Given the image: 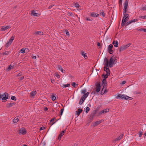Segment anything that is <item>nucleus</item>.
I'll use <instances>...</instances> for the list:
<instances>
[{
	"label": "nucleus",
	"mask_w": 146,
	"mask_h": 146,
	"mask_svg": "<svg viewBox=\"0 0 146 146\" xmlns=\"http://www.w3.org/2000/svg\"><path fill=\"white\" fill-rule=\"evenodd\" d=\"M109 111V109L107 108L106 109H104L103 110H102L100 112H99L98 114L99 115H100L102 114L105 113H106L107 112H108Z\"/></svg>",
	"instance_id": "9b49d317"
},
{
	"label": "nucleus",
	"mask_w": 146,
	"mask_h": 146,
	"mask_svg": "<svg viewBox=\"0 0 146 146\" xmlns=\"http://www.w3.org/2000/svg\"><path fill=\"white\" fill-rule=\"evenodd\" d=\"M131 23V21H129L126 23L127 25H128Z\"/></svg>",
	"instance_id": "8fccbe9b"
},
{
	"label": "nucleus",
	"mask_w": 146,
	"mask_h": 146,
	"mask_svg": "<svg viewBox=\"0 0 146 146\" xmlns=\"http://www.w3.org/2000/svg\"><path fill=\"white\" fill-rule=\"evenodd\" d=\"M110 75V74L106 73V74L105 75H103V76H104V79H105L106 78H107L108 77V76H109Z\"/></svg>",
	"instance_id": "c756f323"
},
{
	"label": "nucleus",
	"mask_w": 146,
	"mask_h": 146,
	"mask_svg": "<svg viewBox=\"0 0 146 146\" xmlns=\"http://www.w3.org/2000/svg\"><path fill=\"white\" fill-rule=\"evenodd\" d=\"M131 23H134L137 22L138 21V19H133L131 20Z\"/></svg>",
	"instance_id": "2f4dec72"
},
{
	"label": "nucleus",
	"mask_w": 146,
	"mask_h": 146,
	"mask_svg": "<svg viewBox=\"0 0 146 146\" xmlns=\"http://www.w3.org/2000/svg\"><path fill=\"white\" fill-rule=\"evenodd\" d=\"M34 34L36 36L40 35H43V32H42L38 31H36L34 33Z\"/></svg>",
	"instance_id": "dca6fc26"
},
{
	"label": "nucleus",
	"mask_w": 146,
	"mask_h": 146,
	"mask_svg": "<svg viewBox=\"0 0 146 146\" xmlns=\"http://www.w3.org/2000/svg\"><path fill=\"white\" fill-rule=\"evenodd\" d=\"M81 54L82 56H83L85 58H86V57H87V56L86 55V53L84 52H82L81 53Z\"/></svg>",
	"instance_id": "c85d7f7f"
},
{
	"label": "nucleus",
	"mask_w": 146,
	"mask_h": 146,
	"mask_svg": "<svg viewBox=\"0 0 146 146\" xmlns=\"http://www.w3.org/2000/svg\"><path fill=\"white\" fill-rule=\"evenodd\" d=\"M139 18H140L145 19L146 18V15L145 16H140Z\"/></svg>",
	"instance_id": "49530a36"
},
{
	"label": "nucleus",
	"mask_w": 146,
	"mask_h": 146,
	"mask_svg": "<svg viewBox=\"0 0 146 146\" xmlns=\"http://www.w3.org/2000/svg\"><path fill=\"white\" fill-rule=\"evenodd\" d=\"M124 16L123 18L122 21L121 25L123 26H124L125 24L129 19V15L128 14H123Z\"/></svg>",
	"instance_id": "f03ea898"
},
{
	"label": "nucleus",
	"mask_w": 146,
	"mask_h": 146,
	"mask_svg": "<svg viewBox=\"0 0 146 146\" xmlns=\"http://www.w3.org/2000/svg\"><path fill=\"white\" fill-rule=\"evenodd\" d=\"M11 99L12 100H15V101L16 100V99H17L16 97L15 96H12L11 97Z\"/></svg>",
	"instance_id": "4c0bfd02"
},
{
	"label": "nucleus",
	"mask_w": 146,
	"mask_h": 146,
	"mask_svg": "<svg viewBox=\"0 0 146 146\" xmlns=\"http://www.w3.org/2000/svg\"><path fill=\"white\" fill-rule=\"evenodd\" d=\"M51 99L53 101H54L56 99V97L54 95H52L51 96Z\"/></svg>",
	"instance_id": "473e14b6"
},
{
	"label": "nucleus",
	"mask_w": 146,
	"mask_h": 146,
	"mask_svg": "<svg viewBox=\"0 0 146 146\" xmlns=\"http://www.w3.org/2000/svg\"><path fill=\"white\" fill-rule=\"evenodd\" d=\"M57 68L58 70H60L63 73L65 72V71L63 69L61 66L58 65L57 66Z\"/></svg>",
	"instance_id": "2eb2a0df"
},
{
	"label": "nucleus",
	"mask_w": 146,
	"mask_h": 146,
	"mask_svg": "<svg viewBox=\"0 0 146 146\" xmlns=\"http://www.w3.org/2000/svg\"><path fill=\"white\" fill-rule=\"evenodd\" d=\"M44 109L45 111H46L48 109L46 107H45L44 108Z\"/></svg>",
	"instance_id": "69168bd1"
},
{
	"label": "nucleus",
	"mask_w": 146,
	"mask_h": 146,
	"mask_svg": "<svg viewBox=\"0 0 146 146\" xmlns=\"http://www.w3.org/2000/svg\"><path fill=\"white\" fill-rule=\"evenodd\" d=\"M108 66H105L104 67V70L106 72V73H108L110 74V70L108 68Z\"/></svg>",
	"instance_id": "f3484780"
},
{
	"label": "nucleus",
	"mask_w": 146,
	"mask_h": 146,
	"mask_svg": "<svg viewBox=\"0 0 146 146\" xmlns=\"http://www.w3.org/2000/svg\"><path fill=\"white\" fill-rule=\"evenodd\" d=\"M100 82L97 83L96 84V91L97 92H100Z\"/></svg>",
	"instance_id": "0eeeda50"
},
{
	"label": "nucleus",
	"mask_w": 146,
	"mask_h": 146,
	"mask_svg": "<svg viewBox=\"0 0 146 146\" xmlns=\"http://www.w3.org/2000/svg\"><path fill=\"white\" fill-rule=\"evenodd\" d=\"M22 75V73H19L17 75V76H21Z\"/></svg>",
	"instance_id": "13d9d810"
},
{
	"label": "nucleus",
	"mask_w": 146,
	"mask_h": 146,
	"mask_svg": "<svg viewBox=\"0 0 146 146\" xmlns=\"http://www.w3.org/2000/svg\"><path fill=\"white\" fill-rule=\"evenodd\" d=\"M97 45L98 46H99L100 45V44L99 42H98L97 43Z\"/></svg>",
	"instance_id": "338daca9"
},
{
	"label": "nucleus",
	"mask_w": 146,
	"mask_h": 146,
	"mask_svg": "<svg viewBox=\"0 0 146 146\" xmlns=\"http://www.w3.org/2000/svg\"><path fill=\"white\" fill-rule=\"evenodd\" d=\"M75 6L77 8H78L80 7L79 5L77 3H76L75 4Z\"/></svg>",
	"instance_id": "a18cd8bd"
},
{
	"label": "nucleus",
	"mask_w": 146,
	"mask_h": 146,
	"mask_svg": "<svg viewBox=\"0 0 146 146\" xmlns=\"http://www.w3.org/2000/svg\"><path fill=\"white\" fill-rule=\"evenodd\" d=\"M99 16V14L98 13H92L91 14V16L93 17H97Z\"/></svg>",
	"instance_id": "412c9836"
},
{
	"label": "nucleus",
	"mask_w": 146,
	"mask_h": 146,
	"mask_svg": "<svg viewBox=\"0 0 146 146\" xmlns=\"http://www.w3.org/2000/svg\"><path fill=\"white\" fill-rule=\"evenodd\" d=\"M44 129V127H42L40 128V130H43Z\"/></svg>",
	"instance_id": "bf43d9fd"
},
{
	"label": "nucleus",
	"mask_w": 146,
	"mask_h": 146,
	"mask_svg": "<svg viewBox=\"0 0 146 146\" xmlns=\"http://www.w3.org/2000/svg\"><path fill=\"white\" fill-rule=\"evenodd\" d=\"M11 27L10 26H7L6 27L3 26L1 29V31H4L6 30L7 29L10 28Z\"/></svg>",
	"instance_id": "a211bd4d"
},
{
	"label": "nucleus",
	"mask_w": 146,
	"mask_h": 146,
	"mask_svg": "<svg viewBox=\"0 0 146 146\" xmlns=\"http://www.w3.org/2000/svg\"><path fill=\"white\" fill-rule=\"evenodd\" d=\"M103 86L106 85V82L105 79H104L102 81Z\"/></svg>",
	"instance_id": "cd10ccee"
},
{
	"label": "nucleus",
	"mask_w": 146,
	"mask_h": 146,
	"mask_svg": "<svg viewBox=\"0 0 146 146\" xmlns=\"http://www.w3.org/2000/svg\"><path fill=\"white\" fill-rule=\"evenodd\" d=\"M123 134H122L120 135L117 138H116L114 140L115 141H116L119 140H120L121 139L123 136Z\"/></svg>",
	"instance_id": "aec40b11"
},
{
	"label": "nucleus",
	"mask_w": 146,
	"mask_h": 146,
	"mask_svg": "<svg viewBox=\"0 0 146 146\" xmlns=\"http://www.w3.org/2000/svg\"><path fill=\"white\" fill-rule=\"evenodd\" d=\"M126 83V81H125V80H124V81H123L121 83V84H125Z\"/></svg>",
	"instance_id": "6e6d98bb"
},
{
	"label": "nucleus",
	"mask_w": 146,
	"mask_h": 146,
	"mask_svg": "<svg viewBox=\"0 0 146 146\" xmlns=\"http://www.w3.org/2000/svg\"><path fill=\"white\" fill-rule=\"evenodd\" d=\"M84 100H83L82 98H81L79 102V104L80 105H81L83 103L84 101Z\"/></svg>",
	"instance_id": "72a5a7b5"
},
{
	"label": "nucleus",
	"mask_w": 146,
	"mask_h": 146,
	"mask_svg": "<svg viewBox=\"0 0 146 146\" xmlns=\"http://www.w3.org/2000/svg\"><path fill=\"white\" fill-rule=\"evenodd\" d=\"M32 57L33 59H36V56H32Z\"/></svg>",
	"instance_id": "680f3d73"
},
{
	"label": "nucleus",
	"mask_w": 146,
	"mask_h": 146,
	"mask_svg": "<svg viewBox=\"0 0 146 146\" xmlns=\"http://www.w3.org/2000/svg\"><path fill=\"white\" fill-rule=\"evenodd\" d=\"M55 119V118H52V119H51L50 121V122H52V121H53Z\"/></svg>",
	"instance_id": "052dcab7"
},
{
	"label": "nucleus",
	"mask_w": 146,
	"mask_h": 146,
	"mask_svg": "<svg viewBox=\"0 0 146 146\" xmlns=\"http://www.w3.org/2000/svg\"><path fill=\"white\" fill-rule=\"evenodd\" d=\"M56 76L58 78H60V76L58 74H56Z\"/></svg>",
	"instance_id": "0e129e2a"
},
{
	"label": "nucleus",
	"mask_w": 146,
	"mask_h": 146,
	"mask_svg": "<svg viewBox=\"0 0 146 146\" xmlns=\"http://www.w3.org/2000/svg\"><path fill=\"white\" fill-rule=\"evenodd\" d=\"M115 60L114 58L111 57L109 61L107 58H105L104 59V63L105 66H109L110 67H112L113 66V64L114 63Z\"/></svg>",
	"instance_id": "f257e3e1"
},
{
	"label": "nucleus",
	"mask_w": 146,
	"mask_h": 146,
	"mask_svg": "<svg viewBox=\"0 0 146 146\" xmlns=\"http://www.w3.org/2000/svg\"><path fill=\"white\" fill-rule=\"evenodd\" d=\"M107 92V91L106 90V85H104V86H103V88L101 91V94H103L104 93H106Z\"/></svg>",
	"instance_id": "9d476101"
},
{
	"label": "nucleus",
	"mask_w": 146,
	"mask_h": 146,
	"mask_svg": "<svg viewBox=\"0 0 146 146\" xmlns=\"http://www.w3.org/2000/svg\"><path fill=\"white\" fill-rule=\"evenodd\" d=\"M122 0H119V5H122Z\"/></svg>",
	"instance_id": "5fc2aeb1"
},
{
	"label": "nucleus",
	"mask_w": 146,
	"mask_h": 146,
	"mask_svg": "<svg viewBox=\"0 0 146 146\" xmlns=\"http://www.w3.org/2000/svg\"><path fill=\"white\" fill-rule=\"evenodd\" d=\"M9 53V52L8 51H5V52H3V55H8Z\"/></svg>",
	"instance_id": "a19ab883"
},
{
	"label": "nucleus",
	"mask_w": 146,
	"mask_h": 146,
	"mask_svg": "<svg viewBox=\"0 0 146 146\" xmlns=\"http://www.w3.org/2000/svg\"><path fill=\"white\" fill-rule=\"evenodd\" d=\"M70 84H62L61 86L63 88H66L70 86Z\"/></svg>",
	"instance_id": "bb28decb"
},
{
	"label": "nucleus",
	"mask_w": 146,
	"mask_h": 146,
	"mask_svg": "<svg viewBox=\"0 0 146 146\" xmlns=\"http://www.w3.org/2000/svg\"><path fill=\"white\" fill-rule=\"evenodd\" d=\"M120 98L123 100H130L129 99L131 98L129 97L126 95L118 94L117 95V98Z\"/></svg>",
	"instance_id": "7ed1b4c3"
},
{
	"label": "nucleus",
	"mask_w": 146,
	"mask_h": 146,
	"mask_svg": "<svg viewBox=\"0 0 146 146\" xmlns=\"http://www.w3.org/2000/svg\"><path fill=\"white\" fill-rule=\"evenodd\" d=\"M100 15L103 16L104 17L105 16V14L103 11H101L100 13Z\"/></svg>",
	"instance_id": "f704fd0d"
},
{
	"label": "nucleus",
	"mask_w": 146,
	"mask_h": 146,
	"mask_svg": "<svg viewBox=\"0 0 146 146\" xmlns=\"http://www.w3.org/2000/svg\"><path fill=\"white\" fill-rule=\"evenodd\" d=\"M86 20L87 21H92V18H88V17H86Z\"/></svg>",
	"instance_id": "37998d69"
},
{
	"label": "nucleus",
	"mask_w": 146,
	"mask_h": 146,
	"mask_svg": "<svg viewBox=\"0 0 146 146\" xmlns=\"http://www.w3.org/2000/svg\"><path fill=\"white\" fill-rule=\"evenodd\" d=\"M86 92V89H83L81 90V93L84 94H85V93Z\"/></svg>",
	"instance_id": "ea45409f"
},
{
	"label": "nucleus",
	"mask_w": 146,
	"mask_h": 146,
	"mask_svg": "<svg viewBox=\"0 0 146 146\" xmlns=\"http://www.w3.org/2000/svg\"><path fill=\"white\" fill-rule=\"evenodd\" d=\"M11 44L9 42H8L6 44V46L7 47H8Z\"/></svg>",
	"instance_id": "79ce46f5"
},
{
	"label": "nucleus",
	"mask_w": 146,
	"mask_h": 146,
	"mask_svg": "<svg viewBox=\"0 0 146 146\" xmlns=\"http://www.w3.org/2000/svg\"><path fill=\"white\" fill-rule=\"evenodd\" d=\"M145 29H144L142 28V29H139V31H143L145 32Z\"/></svg>",
	"instance_id": "3c124183"
},
{
	"label": "nucleus",
	"mask_w": 146,
	"mask_h": 146,
	"mask_svg": "<svg viewBox=\"0 0 146 146\" xmlns=\"http://www.w3.org/2000/svg\"><path fill=\"white\" fill-rule=\"evenodd\" d=\"M64 110V109H61L60 113V114L61 115H62V114L63 113V112Z\"/></svg>",
	"instance_id": "de8ad7c7"
},
{
	"label": "nucleus",
	"mask_w": 146,
	"mask_h": 146,
	"mask_svg": "<svg viewBox=\"0 0 146 146\" xmlns=\"http://www.w3.org/2000/svg\"><path fill=\"white\" fill-rule=\"evenodd\" d=\"M90 110V108L88 107H87L86 109L85 112L86 113H87Z\"/></svg>",
	"instance_id": "e433bc0d"
},
{
	"label": "nucleus",
	"mask_w": 146,
	"mask_h": 146,
	"mask_svg": "<svg viewBox=\"0 0 146 146\" xmlns=\"http://www.w3.org/2000/svg\"><path fill=\"white\" fill-rule=\"evenodd\" d=\"M36 10H34L31 11V14L32 15L38 17L40 15V14L38 13L35 12Z\"/></svg>",
	"instance_id": "ddd939ff"
},
{
	"label": "nucleus",
	"mask_w": 146,
	"mask_h": 146,
	"mask_svg": "<svg viewBox=\"0 0 146 146\" xmlns=\"http://www.w3.org/2000/svg\"><path fill=\"white\" fill-rule=\"evenodd\" d=\"M113 47V46L112 44H110L108 47V50L110 54H112L113 53V51L112 49Z\"/></svg>",
	"instance_id": "1a4fd4ad"
},
{
	"label": "nucleus",
	"mask_w": 146,
	"mask_h": 146,
	"mask_svg": "<svg viewBox=\"0 0 146 146\" xmlns=\"http://www.w3.org/2000/svg\"><path fill=\"white\" fill-rule=\"evenodd\" d=\"M26 130L24 128L20 129L19 131V133L20 134L24 135L26 134Z\"/></svg>",
	"instance_id": "6e6552de"
},
{
	"label": "nucleus",
	"mask_w": 146,
	"mask_h": 146,
	"mask_svg": "<svg viewBox=\"0 0 146 146\" xmlns=\"http://www.w3.org/2000/svg\"><path fill=\"white\" fill-rule=\"evenodd\" d=\"M15 104L14 103H9L7 104V107L8 108L11 107Z\"/></svg>",
	"instance_id": "5701e85b"
},
{
	"label": "nucleus",
	"mask_w": 146,
	"mask_h": 146,
	"mask_svg": "<svg viewBox=\"0 0 146 146\" xmlns=\"http://www.w3.org/2000/svg\"><path fill=\"white\" fill-rule=\"evenodd\" d=\"M112 44H113L115 47H117L118 46V42L117 40L115 41H113L112 42Z\"/></svg>",
	"instance_id": "b1692460"
},
{
	"label": "nucleus",
	"mask_w": 146,
	"mask_h": 146,
	"mask_svg": "<svg viewBox=\"0 0 146 146\" xmlns=\"http://www.w3.org/2000/svg\"><path fill=\"white\" fill-rule=\"evenodd\" d=\"M51 82L52 83H53L54 82V80H51Z\"/></svg>",
	"instance_id": "e2e57ef3"
},
{
	"label": "nucleus",
	"mask_w": 146,
	"mask_h": 146,
	"mask_svg": "<svg viewBox=\"0 0 146 146\" xmlns=\"http://www.w3.org/2000/svg\"><path fill=\"white\" fill-rule=\"evenodd\" d=\"M24 78V76L22 77L21 78V80H22Z\"/></svg>",
	"instance_id": "774afa93"
},
{
	"label": "nucleus",
	"mask_w": 146,
	"mask_h": 146,
	"mask_svg": "<svg viewBox=\"0 0 146 146\" xmlns=\"http://www.w3.org/2000/svg\"><path fill=\"white\" fill-rule=\"evenodd\" d=\"M14 37L13 36H12L8 42H9L11 44L13 40L14 39Z\"/></svg>",
	"instance_id": "a878e982"
},
{
	"label": "nucleus",
	"mask_w": 146,
	"mask_h": 146,
	"mask_svg": "<svg viewBox=\"0 0 146 146\" xmlns=\"http://www.w3.org/2000/svg\"><path fill=\"white\" fill-rule=\"evenodd\" d=\"M2 97V101L5 102L6 101L7 99L8 98V94L6 92L1 94Z\"/></svg>",
	"instance_id": "39448f33"
},
{
	"label": "nucleus",
	"mask_w": 146,
	"mask_h": 146,
	"mask_svg": "<svg viewBox=\"0 0 146 146\" xmlns=\"http://www.w3.org/2000/svg\"><path fill=\"white\" fill-rule=\"evenodd\" d=\"M103 121V120H100L99 121H97L93 123V125L94 126H96L97 125H99Z\"/></svg>",
	"instance_id": "4468645a"
},
{
	"label": "nucleus",
	"mask_w": 146,
	"mask_h": 146,
	"mask_svg": "<svg viewBox=\"0 0 146 146\" xmlns=\"http://www.w3.org/2000/svg\"><path fill=\"white\" fill-rule=\"evenodd\" d=\"M89 94V92H87L85 94H84L82 96L81 98H82L83 100H85L87 97L88 96Z\"/></svg>",
	"instance_id": "6ab92c4d"
},
{
	"label": "nucleus",
	"mask_w": 146,
	"mask_h": 146,
	"mask_svg": "<svg viewBox=\"0 0 146 146\" xmlns=\"http://www.w3.org/2000/svg\"><path fill=\"white\" fill-rule=\"evenodd\" d=\"M128 2L127 0H126L123 4L124 9L123 14H125L126 13L127 10V7L128 6Z\"/></svg>",
	"instance_id": "423d86ee"
},
{
	"label": "nucleus",
	"mask_w": 146,
	"mask_h": 146,
	"mask_svg": "<svg viewBox=\"0 0 146 146\" xmlns=\"http://www.w3.org/2000/svg\"><path fill=\"white\" fill-rule=\"evenodd\" d=\"M131 43H129L126 45H123L121 46L119 48V50L120 51H121L126 49L127 48L129 47L130 46V45H131Z\"/></svg>",
	"instance_id": "20e7f679"
},
{
	"label": "nucleus",
	"mask_w": 146,
	"mask_h": 146,
	"mask_svg": "<svg viewBox=\"0 0 146 146\" xmlns=\"http://www.w3.org/2000/svg\"><path fill=\"white\" fill-rule=\"evenodd\" d=\"M62 136L61 135H60L59 134V135H58V139L60 140L61 139V137H62Z\"/></svg>",
	"instance_id": "603ef678"
},
{
	"label": "nucleus",
	"mask_w": 146,
	"mask_h": 146,
	"mask_svg": "<svg viewBox=\"0 0 146 146\" xmlns=\"http://www.w3.org/2000/svg\"><path fill=\"white\" fill-rule=\"evenodd\" d=\"M66 35L68 36L69 35V33L68 31L67 30H66Z\"/></svg>",
	"instance_id": "864d4df0"
},
{
	"label": "nucleus",
	"mask_w": 146,
	"mask_h": 146,
	"mask_svg": "<svg viewBox=\"0 0 146 146\" xmlns=\"http://www.w3.org/2000/svg\"><path fill=\"white\" fill-rule=\"evenodd\" d=\"M142 135V133L141 132H140L139 134V137H141Z\"/></svg>",
	"instance_id": "4d7b16f0"
},
{
	"label": "nucleus",
	"mask_w": 146,
	"mask_h": 146,
	"mask_svg": "<svg viewBox=\"0 0 146 146\" xmlns=\"http://www.w3.org/2000/svg\"><path fill=\"white\" fill-rule=\"evenodd\" d=\"M65 132H66V130H63V131H62L61 132V133H60V135H61L62 136L64 135V133H65Z\"/></svg>",
	"instance_id": "c9c22d12"
},
{
	"label": "nucleus",
	"mask_w": 146,
	"mask_h": 146,
	"mask_svg": "<svg viewBox=\"0 0 146 146\" xmlns=\"http://www.w3.org/2000/svg\"><path fill=\"white\" fill-rule=\"evenodd\" d=\"M20 51L22 53H24L25 52V50L23 48H22L21 49Z\"/></svg>",
	"instance_id": "58836bf2"
},
{
	"label": "nucleus",
	"mask_w": 146,
	"mask_h": 146,
	"mask_svg": "<svg viewBox=\"0 0 146 146\" xmlns=\"http://www.w3.org/2000/svg\"><path fill=\"white\" fill-rule=\"evenodd\" d=\"M71 85L73 87H75L76 85H78V84H76L75 82H73L72 84Z\"/></svg>",
	"instance_id": "c03bdc74"
},
{
	"label": "nucleus",
	"mask_w": 146,
	"mask_h": 146,
	"mask_svg": "<svg viewBox=\"0 0 146 146\" xmlns=\"http://www.w3.org/2000/svg\"><path fill=\"white\" fill-rule=\"evenodd\" d=\"M19 121V119L18 118L16 117H15L13 119V122L14 123H16L17 122Z\"/></svg>",
	"instance_id": "393cba45"
},
{
	"label": "nucleus",
	"mask_w": 146,
	"mask_h": 146,
	"mask_svg": "<svg viewBox=\"0 0 146 146\" xmlns=\"http://www.w3.org/2000/svg\"><path fill=\"white\" fill-rule=\"evenodd\" d=\"M141 9L143 11L146 10V6L145 7H143Z\"/></svg>",
	"instance_id": "09e8293b"
},
{
	"label": "nucleus",
	"mask_w": 146,
	"mask_h": 146,
	"mask_svg": "<svg viewBox=\"0 0 146 146\" xmlns=\"http://www.w3.org/2000/svg\"><path fill=\"white\" fill-rule=\"evenodd\" d=\"M82 109H78L77 111H76V114L78 116L80 113L82 111Z\"/></svg>",
	"instance_id": "4be33fe9"
},
{
	"label": "nucleus",
	"mask_w": 146,
	"mask_h": 146,
	"mask_svg": "<svg viewBox=\"0 0 146 146\" xmlns=\"http://www.w3.org/2000/svg\"><path fill=\"white\" fill-rule=\"evenodd\" d=\"M36 94V91L31 92L30 94V98H34Z\"/></svg>",
	"instance_id": "f8f14e48"
},
{
	"label": "nucleus",
	"mask_w": 146,
	"mask_h": 146,
	"mask_svg": "<svg viewBox=\"0 0 146 146\" xmlns=\"http://www.w3.org/2000/svg\"><path fill=\"white\" fill-rule=\"evenodd\" d=\"M13 68V66H11V65L9 66L7 68V70L8 71H10L11 69Z\"/></svg>",
	"instance_id": "7c9ffc66"
}]
</instances>
